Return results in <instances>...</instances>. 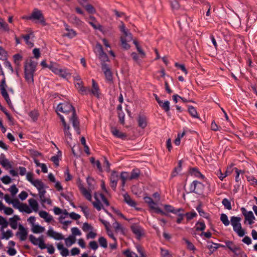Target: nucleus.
Listing matches in <instances>:
<instances>
[{"label":"nucleus","mask_w":257,"mask_h":257,"mask_svg":"<svg viewBox=\"0 0 257 257\" xmlns=\"http://www.w3.org/2000/svg\"><path fill=\"white\" fill-rule=\"evenodd\" d=\"M0 164L4 167H12V165L10 162L7 159H6L5 155L4 154H2L0 156Z\"/></svg>","instance_id":"393cba45"},{"label":"nucleus","mask_w":257,"mask_h":257,"mask_svg":"<svg viewBox=\"0 0 257 257\" xmlns=\"http://www.w3.org/2000/svg\"><path fill=\"white\" fill-rule=\"evenodd\" d=\"M119 179L118 173L116 171L113 170L111 173L109 179L110 181V186L114 191L116 190Z\"/></svg>","instance_id":"9d476101"},{"label":"nucleus","mask_w":257,"mask_h":257,"mask_svg":"<svg viewBox=\"0 0 257 257\" xmlns=\"http://www.w3.org/2000/svg\"><path fill=\"white\" fill-rule=\"evenodd\" d=\"M182 167V161H179L178 163V166L174 168L172 173L171 178L176 176L178 173L181 171Z\"/></svg>","instance_id":"72a5a7b5"},{"label":"nucleus","mask_w":257,"mask_h":257,"mask_svg":"<svg viewBox=\"0 0 257 257\" xmlns=\"http://www.w3.org/2000/svg\"><path fill=\"white\" fill-rule=\"evenodd\" d=\"M69 20L72 23L78 26H81L83 24V22L79 18L74 15L70 17Z\"/></svg>","instance_id":"a878e982"},{"label":"nucleus","mask_w":257,"mask_h":257,"mask_svg":"<svg viewBox=\"0 0 257 257\" xmlns=\"http://www.w3.org/2000/svg\"><path fill=\"white\" fill-rule=\"evenodd\" d=\"M44 227L39 225H34L33 228V231L34 233H35L43 232L44 231Z\"/></svg>","instance_id":"5fc2aeb1"},{"label":"nucleus","mask_w":257,"mask_h":257,"mask_svg":"<svg viewBox=\"0 0 257 257\" xmlns=\"http://www.w3.org/2000/svg\"><path fill=\"white\" fill-rule=\"evenodd\" d=\"M20 220V217L15 215L13 217L9 219L10 225L14 229H16L18 227V221Z\"/></svg>","instance_id":"4be33fe9"},{"label":"nucleus","mask_w":257,"mask_h":257,"mask_svg":"<svg viewBox=\"0 0 257 257\" xmlns=\"http://www.w3.org/2000/svg\"><path fill=\"white\" fill-rule=\"evenodd\" d=\"M89 19L91 21H89L88 23L95 30H100L101 26L97 22L96 18L92 16H90Z\"/></svg>","instance_id":"5701e85b"},{"label":"nucleus","mask_w":257,"mask_h":257,"mask_svg":"<svg viewBox=\"0 0 257 257\" xmlns=\"http://www.w3.org/2000/svg\"><path fill=\"white\" fill-rule=\"evenodd\" d=\"M98 242L100 244V245L103 248H106L107 247V242L104 237H100L98 239Z\"/></svg>","instance_id":"052dcab7"},{"label":"nucleus","mask_w":257,"mask_h":257,"mask_svg":"<svg viewBox=\"0 0 257 257\" xmlns=\"http://www.w3.org/2000/svg\"><path fill=\"white\" fill-rule=\"evenodd\" d=\"M0 29L6 32L10 30L8 24L2 18H0Z\"/></svg>","instance_id":"c03bdc74"},{"label":"nucleus","mask_w":257,"mask_h":257,"mask_svg":"<svg viewBox=\"0 0 257 257\" xmlns=\"http://www.w3.org/2000/svg\"><path fill=\"white\" fill-rule=\"evenodd\" d=\"M220 220L222 223L226 226L229 225L230 222L228 219L227 216L224 213H222L220 215Z\"/></svg>","instance_id":"603ef678"},{"label":"nucleus","mask_w":257,"mask_h":257,"mask_svg":"<svg viewBox=\"0 0 257 257\" xmlns=\"http://www.w3.org/2000/svg\"><path fill=\"white\" fill-rule=\"evenodd\" d=\"M19 211L21 212H25L27 213H30L32 212V210L30 209L28 206L26 204L22 203L20 206Z\"/></svg>","instance_id":"de8ad7c7"},{"label":"nucleus","mask_w":257,"mask_h":257,"mask_svg":"<svg viewBox=\"0 0 257 257\" xmlns=\"http://www.w3.org/2000/svg\"><path fill=\"white\" fill-rule=\"evenodd\" d=\"M48 68L56 75L58 74V72H59V71L60 69L59 68L58 65L57 63L52 62L49 65Z\"/></svg>","instance_id":"f704fd0d"},{"label":"nucleus","mask_w":257,"mask_h":257,"mask_svg":"<svg viewBox=\"0 0 257 257\" xmlns=\"http://www.w3.org/2000/svg\"><path fill=\"white\" fill-rule=\"evenodd\" d=\"M69 130L70 126H67V127L64 128L65 138L68 144L69 143V141H71L72 140V135Z\"/></svg>","instance_id":"e433bc0d"},{"label":"nucleus","mask_w":257,"mask_h":257,"mask_svg":"<svg viewBox=\"0 0 257 257\" xmlns=\"http://www.w3.org/2000/svg\"><path fill=\"white\" fill-rule=\"evenodd\" d=\"M78 187L80 190L82 195L89 201H91L92 200V196L90 190L86 189L83 184L82 181L80 179H78L77 181Z\"/></svg>","instance_id":"1a4fd4ad"},{"label":"nucleus","mask_w":257,"mask_h":257,"mask_svg":"<svg viewBox=\"0 0 257 257\" xmlns=\"http://www.w3.org/2000/svg\"><path fill=\"white\" fill-rule=\"evenodd\" d=\"M104 167L107 172L110 171V164L105 157H104Z\"/></svg>","instance_id":"e2e57ef3"},{"label":"nucleus","mask_w":257,"mask_h":257,"mask_svg":"<svg viewBox=\"0 0 257 257\" xmlns=\"http://www.w3.org/2000/svg\"><path fill=\"white\" fill-rule=\"evenodd\" d=\"M240 210L245 220L248 221L249 224H252L255 219L252 212L251 211H247L244 207L241 208Z\"/></svg>","instance_id":"f8f14e48"},{"label":"nucleus","mask_w":257,"mask_h":257,"mask_svg":"<svg viewBox=\"0 0 257 257\" xmlns=\"http://www.w3.org/2000/svg\"><path fill=\"white\" fill-rule=\"evenodd\" d=\"M120 30L123 33L125 37H128V40H133L132 34L130 33L128 30L125 29L124 25L123 23L120 27Z\"/></svg>","instance_id":"c9c22d12"},{"label":"nucleus","mask_w":257,"mask_h":257,"mask_svg":"<svg viewBox=\"0 0 257 257\" xmlns=\"http://www.w3.org/2000/svg\"><path fill=\"white\" fill-rule=\"evenodd\" d=\"M188 111L192 117L194 118L198 117L197 111L193 106H189Z\"/></svg>","instance_id":"6e6d98bb"},{"label":"nucleus","mask_w":257,"mask_h":257,"mask_svg":"<svg viewBox=\"0 0 257 257\" xmlns=\"http://www.w3.org/2000/svg\"><path fill=\"white\" fill-rule=\"evenodd\" d=\"M164 207L165 210L167 212L172 213L175 214H177L178 212H183L184 209L182 208H180L178 209H175L174 207L170 205L165 204L164 205Z\"/></svg>","instance_id":"412c9836"},{"label":"nucleus","mask_w":257,"mask_h":257,"mask_svg":"<svg viewBox=\"0 0 257 257\" xmlns=\"http://www.w3.org/2000/svg\"><path fill=\"white\" fill-rule=\"evenodd\" d=\"M39 113L36 110H34L29 113V116L32 119L33 121H36L38 119Z\"/></svg>","instance_id":"a18cd8bd"},{"label":"nucleus","mask_w":257,"mask_h":257,"mask_svg":"<svg viewBox=\"0 0 257 257\" xmlns=\"http://www.w3.org/2000/svg\"><path fill=\"white\" fill-rule=\"evenodd\" d=\"M19 229L20 232L18 233L20 240L22 241L25 240L28 234L27 230L22 225H20Z\"/></svg>","instance_id":"b1692460"},{"label":"nucleus","mask_w":257,"mask_h":257,"mask_svg":"<svg viewBox=\"0 0 257 257\" xmlns=\"http://www.w3.org/2000/svg\"><path fill=\"white\" fill-rule=\"evenodd\" d=\"M131 229L138 239H140L144 235L143 228L137 224H134L131 225Z\"/></svg>","instance_id":"4468645a"},{"label":"nucleus","mask_w":257,"mask_h":257,"mask_svg":"<svg viewBox=\"0 0 257 257\" xmlns=\"http://www.w3.org/2000/svg\"><path fill=\"white\" fill-rule=\"evenodd\" d=\"M111 133L114 137L117 138H119L123 140L126 139L127 135L126 134L120 132L115 127L111 128Z\"/></svg>","instance_id":"aec40b11"},{"label":"nucleus","mask_w":257,"mask_h":257,"mask_svg":"<svg viewBox=\"0 0 257 257\" xmlns=\"http://www.w3.org/2000/svg\"><path fill=\"white\" fill-rule=\"evenodd\" d=\"M222 204L224 206V207L228 209L231 210L232 208L230 202L227 198H224L222 200Z\"/></svg>","instance_id":"864d4df0"},{"label":"nucleus","mask_w":257,"mask_h":257,"mask_svg":"<svg viewBox=\"0 0 257 257\" xmlns=\"http://www.w3.org/2000/svg\"><path fill=\"white\" fill-rule=\"evenodd\" d=\"M34 173L33 172H28L26 174V178L28 181L31 183L35 187H39V185L43 183V182L38 179H34Z\"/></svg>","instance_id":"dca6fc26"},{"label":"nucleus","mask_w":257,"mask_h":257,"mask_svg":"<svg viewBox=\"0 0 257 257\" xmlns=\"http://www.w3.org/2000/svg\"><path fill=\"white\" fill-rule=\"evenodd\" d=\"M13 233L11 230H8L6 232L3 233V238L8 239L9 238L12 237Z\"/></svg>","instance_id":"69168bd1"},{"label":"nucleus","mask_w":257,"mask_h":257,"mask_svg":"<svg viewBox=\"0 0 257 257\" xmlns=\"http://www.w3.org/2000/svg\"><path fill=\"white\" fill-rule=\"evenodd\" d=\"M11 204H13V206L15 208L19 209H20V206H21L22 203H21L18 199L16 198L13 199Z\"/></svg>","instance_id":"774afa93"},{"label":"nucleus","mask_w":257,"mask_h":257,"mask_svg":"<svg viewBox=\"0 0 257 257\" xmlns=\"http://www.w3.org/2000/svg\"><path fill=\"white\" fill-rule=\"evenodd\" d=\"M207 248L209 250L210 253L211 254L213 252H214L216 249H217L219 247H224L225 246L224 245L214 243L212 241L208 240L207 241Z\"/></svg>","instance_id":"f3484780"},{"label":"nucleus","mask_w":257,"mask_h":257,"mask_svg":"<svg viewBox=\"0 0 257 257\" xmlns=\"http://www.w3.org/2000/svg\"><path fill=\"white\" fill-rule=\"evenodd\" d=\"M124 201L130 206L136 208V209L139 210L140 208H136L137 203L133 200L127 193L123 195Z\"/></svg>","instance_id":"a211bd4d"},{"label":"nucleus","mask_w":257,"mask_h":257,"mask_svg":"<svg viewBox=\"0 0 257 257\" xmlns=\"http://www.w3.org/2000/svg\"><path fill=\"white\" fill-rule=\"evenodd\" d=\"M68 25H66L65 29L68 31V33L66 35V36L70 38H72L75 37L77 35V33L73 29H70L68 28Z\"/></svg>","instance_id":"37998d69"},{"label":"nucleus","mask_w":257,"mask_h":257,"mask_svg":"<svg viewBox=\"0 0 257 257\" xmlns=\"http://www.w3.org/2000/svg\"><path fill=\"white\" fill-rule=\"evenodd\" d=\"M77 81L75 83L76 88L78 90L79 93L82 95H87L89 89L87 88V87L83 86L82 81L81 80L80 77H78Z\"/></svg>","instance_id":"2eb2a0df"},{"label":"nucleus","mask_w":257,"mask_h":257,"mask_svg":"<svg viewBox=\"0 0 257 257\" xmlns=\"http://www.w3.org/2000/svg\"><path fill=\"white\" fill-rule=\"evenodd\" d=\"M183 240L185 241L188 249L190 250H194L195 249V247L192 242L185 238H184Z\"/></svg>","instance_id":"338daca9"},{"label":"nucleus","mask_w":257,"mask_h":257,"mask_svg":"<svg viewBox=\"0 0 257 257\" xmlns=\"http://www.w3.org/2000/svg\"><path fill=\"white\" fill-rule=\"evenodd\" d=\"M161 257H174L173 254L168 249L163 248H160Z\"/></svg>","instance_id":"79ce46f5"},{"label":"nucleus","mask_w":257,"mask_h":257,"mask_svg":"<svg viewBox=\"0 0 257 257\" xmlns=\"http://www.w3.org/2000/svg\"><path fill=\"white\" fill-rule=\"evenodd\" d=\"M57 75H59L62 78H68L71 76V73L68 69L64 68L61 69L60 68Z\"/></svg>","instance_id":"bb28decb"},{"label":"nucleus","mask_w":257,"mask_h":257,"mask_svg":"<svg viewBox=\"0 0 257 257\" xmlns=\"http://www.w3.org/2000/svg\"><path fill=\"white\" fill-rule=\"evenodd\" d=\"M190 173L192 176H194L198 178H204V176L196 168H191L190 170Z\"/></svg>","instance_id":"7c9ffc66"},{"label":"nucleus","mask_w":257,"mask_h":257,"mask_svg":"<svg viewBox=\"0 0 257 257\" xmlns=\"http://www.w3.org/2000/svg\"><path fill=\"white\" fill-rule=\"evenodd\" d=\"M85 9L87 12L91 14H95L96 13V10L93 6L90 4H88L85 6Z\"/></svg>","instance_id":"13d9d810"},{"label":"nucleus","mask_w":257,"mask_h":257,"mask_svg":"<svg viewBox=\"0 0 257 257\" xmlns=\"http://www.w3.org/2000/svg\"><path fill=\"white\" fill-rule=\"evenodd\" d=\"M138 121L139 126L140 127L144 128L147 126V118L145 116L140 115L138 117Z\"/></svg>","instance_id":"cd10ccee"},{"label":"nucleus","mask_w":257,"mask_h":257,"mask_svg":"<svg viewBox=\"0 0 257 257\" xmlns=\"http://www.w3.org/2000/svg\"><path fill=\"white\" fill-rule=\"evenodd\" d=\"M184 215L186 217L187 220L192 219L194 217L197 216V213L195 211L187 212Z\"/></svg>","instance_id":"680f3d73"},{"label":"nucleus","mask_w":257,"mask_h":257,"mask_svg":"<svg viewBox=\"0 0 257 257\" xmlns=\"http://www.w3.org/2000/svg\"><path fill=\"white\" fill-rule=\"evenodd\" d=\"M241 218L237 216H232L230 218V222L233 227V229L239 237H242L245 234L244 230L242 228L240 221Z\"/></svg>","instance_id":"39448f33"},{"label":"nucleus","mask_w":257,"mask_h":257,"mask_svg":"<svg viewBox=\"0 0 257 257\" xmlns=\"http://www.w3.org/2000/svg\"><path fill=\"white\" fill-rule=\"evenodd\" d=\"M99 58L101 61V67H102L103 64H106V62L109 61L107 55L104 52L99 54Z\"/></svg>","instance_id":"4c0bfd02"},{"label":"nucleus","mask_w":257,"mask_h":257,"mask_svg":"<svg viewBox=\"0 0 257 257\" xmlns=\"http://www.w3.org/2000/svg\"><path fill=\"white\" fill-rule=\"evenodd\" d=\"M132 40H128V37H125V36L121 37V42L122 47L127 50L130 49V46L127 44V42L131 41Z\"/></svg>","instance_id":"ea45409f"},{"label":"nucleus","mask_w":257,"mask_h":257,"mask_svg":"<svg viewBox=\"0 0 257 257\" xmlns=\"http://www.w3.org/2000/svg\"><path fill=\"white\" fill-rule=\"evenodd\" d=\"M7 85L6 84V78L5 76H4L0 83L1 92L2 95L4 98L7 103L10 105L12 104V102L7 91Z\"/></svg>","instance_id":"6e6552de"},{"label":"nucleus","mask_w":257,"mask_h":257,"mask_svg":"<svg viewBox=\"0 0 257 257\" xmlns=\"http://www.w3.org/2000/svg\"><path fill=\"white\" fill-rule=\"evenodd\" d=\"M90 162L93 165H96L98 170L100 172H103V170L101 165V163L99 160H95L94 157H91L90 159Z\"/></svg>","instance_id":"a19ab883"},{"label":"nucleus","mask_w":257,"mask_h":257,"mask_svg":"<svg viewBox=\"0 0 257 257\" xmlns=\"http://www.w3.org/2000/svg\"><path fill=\"white\" fill-rule=\"evenodd\" d=\"M204 189V185L198 181H193L189 186V192L201 194Z\"/></svg>","instance_id":"423d86ee"},{"label":"nucleus","mask_w":257,"mask_h":257,"mask_svg":"<svg viewBox=\"0 0 257 257\" xmlns=\"http://www.w3.org/2000/svg\"><path fill=\"white\" fill-rule=\"evenodd\" d=\"M47 234L49 236H50L56 240H61L64 239V237L62 234L55 232L52 227H50L49 229Z\"/></svg>","instance_id":"6ab92c4d"},{"label":"nucleus","mask_w":257,"mask_h":257,"mask_svg":"<svg viewBox=\"0 0 257 257\" xmlns=\"http://www.w3.org/2000/svg\"><path fill=\"white\" fill-rule=\"evenodd\" d=\"M101 68L104 72L106 81L112 82L113 80L112 74L109 65L107 64H104L102 65Z\"/></svg>","instance_id":"ddd939ff"},{"label":"nucleus","mask_w":257,"mask_h":257,"mask_svg":"<svg viewBox=\"0 0 257 257\" xmlns=\"http://www.w3.org/2000/svg\"><path fill=\"white\" fill-rule=\"evenodd\" d=\"M29 203L32 209L35 211L37 212L39 209V205L37 201L33 198L29 200Z\"/></svg>","instance_id":"2f4dec72"},{"label":"nucleus","mask_w":257,"mask_h":257,"mask_svg":"<svg viewBox=\"0 0 257 257\" xmlns=\"http://www.w3.org/2000/svg\"><path fill=\"white\" fill-rule=\"evenodd\" d=\"M141 175V171L138 168L134 169L130 176L129 180H132L134 179H137Z\"/></svg>","instance_id":"c756f323"},{"label":"nucleus","mask_w":257,"mask_h":257,"mask_svg":"<svg viewBox=\"0 0 257 257\" xmlns=\"http://www.w3.org/2000/svg\"><path fill=\"white\" fill-rule=\"evenodd\" d=\"M75 236L70 235L65 239V243L67 246H70L75 242Z\"/></svg>","instance_id":"49530a36"},{"label":"nucleus","mask_w":257,"mask_h":257,"mask_svg":"<svg viewBox=\"0 0 257 257\" xmlns=\"http://www.w3.org/2000/svg\"><path fill=\"white\" fill-rule=\"evenodd\" d=\"M8 225L9 222L7 219L2 216H0V225H2V228L3 229L7 227Z\"/></svg>","instance_id":"bf43d9fd"},{"label":"nucleus","mask_w":257,"mask_h":257,"mask_svg":"<svg viewBox=\"0 0 257 257\" xmlns=\"http://www.w3.org/2000/svg\"><path fill=\"white\" fill-rule=\"evenodd\" d=\"M45 186L44 183H42L39 187H37L36 188L39 191V196L40 199V200L42 203H47L49 205L52 204V201L50 197H46L45 196V194L46 193V191L45 190Z\"/></svg>","instance_id":"0eeeda50"},{"label":"nucleus","mask_w":257,"mask_h":257,"mask_svg":"<svg viewBox=\"0 0 257 257\" xmlns=\"http://www.w3.org/2000/svg\"><path fill=\"white\" fill-rule=\"evenodd\" d=\"M56 111L58 113L61 112L68 116L69 120L72 122V125L77 133L80 134V130L79 128V122L76 116V111L74 107L68 102H63L59 103L57 107Z\"/></svg>","instance_id":"f257e3e1"},{"label":"nucleus","mask_w":257,"mask_h":257,"mask_svg":"<svg viewBox=\"0 0 257 257\" xmlns=\"http://www.w3.org/2000/svg\"><path fill=\"white\" fill-rule=\"evenodd\" d=\"M123 254L125 256V257H138L136 253L132 251L130 249H126L123 251Z\"/></svg>","instance_id":"4d7b16f0"},{"label":"nucleus","mask_w":257,"mask_h":257,"mask_svg":"<svg viewBox=\"0 0 257 257\" xmlns=\"http://www.w3.org/2000/svg\"><path fill=\"white\" fill-rule=\"evenodd\" d=\"M95 201L92 202V204L94 208L98 211L103 209L104 211L107 214V210L103 207V204L106 206H109L110 204L107 198L102 193H95L94 194Z\"/></svg>","instance_id":"7ed1b4c3"},{"label":"nucleus","mask_w":257,"mask_h":257,"mask_svg":"<svg viewBox=\"0 0 257 257\" xmlns=\"http://www.w3.org/2000/svg\"><path fill=\"white\" fill-rule=\"evenodd\" d=\"M205 227V224L203 221H199L196 223L195 229L196 231H203Z\"/></svg>","instance_id":"09e8293b"},{"label":"nucleus","mask_w":257,"mask_h":257,"mask_svg":"<svg viewBox=\"0 0 257 257\" xmlns=\"http://www.w3.org/2000/svg\"><path fill=\"white\" fill-rule=\"evenodd\" d=\"M37 63L31 59L27 60L25 64V78L29 84H34V73L36 70Z\"/></svg>","instance_id":"f03ea898"},{"label":"nucleus","mask_w":257,"mask_h":257,"mask_svg":"<svg viewBox=\"0 0 257 257\" xmlns=\"http://www.w3.org/2000/svg\"><path fill=\"white\" fill-rule=\"evenodd\" d=\"M119 176L121 182V187L123 188L125 185L126 180H129V174L127 172H122Z\"/></svg>","instance_id":"c85d7f7f"},{"label":"nucleus","mask_w":257,"mask_h":257,"mask_svg":"<svg viewBox=\"0 0 257 257\" xmlns=\"http://www.w3.org/2000/svg\"><path fill=\"white\" fill-rule=\"evenodd\" d=\"M23 19L35 21L36 23H40L44 26L47 25L45 17L42 12L37 8L34 9L30 16L24 17Z\"/></svg>","instance_id":"20e7f679"},{"label":"nucleus","mask_w":257,"mask_h":257,"mask_svg":"<svg viewBox=\"0 0 257 257\" xmlns=\"http://www.w3.org/2000/svg\"><path fill=\"white\" fill-rule=\"evenodd\" d=\"M22 38L24 39V40L26 41V44L28 45H29L30 47H33L34 44L29 41V39L30 38V36L29 34L23 35Z\"/></svg>","instance_id":"0e129e2a"},{"label":"nucleus","mask_w":257,"mask_h":257,"mask_svg":"<svg viewBox=\"0 0 257 257\" xmlns=\"http://www.w3.org/2000/svg\"><path fill=\"white\" fill-rule=\"evenodd\" d=\"M226 245L231 251L234 253H236L237 251L239 250V247L235 245L232 241H228L226 242Z\"/></svg>","instance_id":"473e14b6"},{"label":"nucleus","mask_w":257,"mask_h":257,"mask_svg":"<svg viewBox=\"0 0 257 257\" xmlns=\"http://www.w3.org/2000/svg\"><path fill=\"white\" fill-rule=\"evenodd\" d=\"M14 63L18 66L20 65L21 61L22 60V56L19 54H16L13 56Z\"/></svg>","instance_id":"3c124183"},{"label":"nucleus","mask_w":257,"mask_h":257,"mask_svg":"<svg viewBox=\"0 0 257 257\" xmlns=\"http://www.w3.org/2000/svg\"><path fill=\"white\" fill-rule=\"evenodd\" d=\"M113 226L116 231H121L122 233H124V228L122 225L117 221H115L113 223Z\"/></svg>","instance_id":"8fccbe9b"},{"label":"nucleus","mask_w":257,"mask_h":257,"mask_svg":"<svg viewBox=\"0 0 257 257\" xmlns=\"http://www.w3.org/2000/svg\"><path fill=\"white\" fill-rule=\"evenodd\" d=\"M160 107L165 110V112H168L170 110V102L168 100L163 102L162 101L159 104Z\"/></svg>","instance_id":"58836bf2"},{"label":"nucleus","mask_w":257,"mask_h":257,"mask_svg":"<svg viewBox=\"0 0 257 257\" xmlns=\"http://www.w3.org/2000/svg\"><path fill=\"white\" fill-rule=\"evenodd\" d=\"M87 88L89 89L88 94H90L97 98L99 97L100 89L97 83L94 79H92V88L91 89L89 87H87Z\"/></svg>","instance_id":"9b49d317"}]
</instances>
